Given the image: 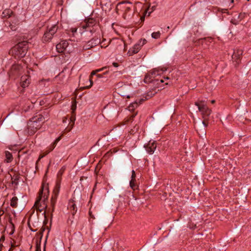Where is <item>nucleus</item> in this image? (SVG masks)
I'll use <instances>...</instances> for the list:
<instances>
[{
  "mask_svg": "<svg viewBox=\"0 0 251 251\" xmlns=\"http://www.w3.org/2000/svg\"><path fill=\"white\" fill-rule=\"evenodd\" d=\"M55 147L54 146H53V145H52V144H51L49 148V150L47 151L46 152V154H48L50 151H52L54 149Z\"/></svg>",
  "mask_w": 251,
  "mask_h": 251,
  "instance_id": "obj_30",
  "label": "nucleus"
},
{
  "mask_svg": "<svg viewBox=\"0 0 251 251\" xmlns=\"http://www.w3.org/2000/svg\"><path fill=\"white\" fill-rule=\"evenodd\" d=\"M20 176L19 174H15L13 176H11V183L14 187H16L19 183V180Z\"/></svg>",
  "mask_w": 251,
  "mask_h": 251,
  "instance_id": "obj_18",
  "label": "nucleus"
},
{
  "mask_svg": "<svg viewBox=\"0 0 251 251\" xmlns=\"http://www.w3.org/2000/svg\"><path fill=\"white\" fill-rule=\"evenodd\" d=\"M46 155V153L44 155H40L39 157V159H40L41 158H43L45 155Z\"/></svg>",
  "mask_w": 251,
  "mask_h": 251,
  "instance_id": "obj_39",
  "label": "nucleus"
},
{
  "mask_svg": "<svg viewBox=\"0 0 251 251\" xmlns=\"http://www.w3.org/2000/svg\"><path fill=\"white\" fill-rule=\"evenodd\" d=\"M160 36V32L159 31L154 32L151 34V37L154 39H158Z\"/></svg>",
  "mask_w": 251,
  "mask_h": 251,
  "instance_id": "obj_28",
  "label": "nucleus"
},
{
  "mask_svg": "<svg viewBox=\"0 0 251 251\" xmlns=\"http://www.w3.org/2000/svg\"><path fill=\"white\" fill-rule=\"evenodd\" d=\"M96 25V21L93 18L86 19L83 23L81 24V27L84 29L93 27Z\"/></svg>",
  "mask_w": 251,
  "mask_h": 251,
  "instance_id": "obj_7",
  "label": "nucleus"
},
{
  "mask_svg": "<svg viewBox=\"0 0 251 251\" xmlns=\"http://www.w3.org/2000/svg\"><path fill=\"white\" fill-rule=\"evenodd\" d=\"M136 174L134 170L132 171V176H131V179L136 180L135 179Z\"/></svg>",
  "mask_w": 251,
  "mask_h": 251,
  "instance_id": "obj_31",
  "label": "nucleus"
},
{
  "mask_svg": "<svg viewBox=\"0 0 251 251\" xmlns=\"http://www.w3.org/2000/svg\"><path fill=\"white\" fill-rule=\"evenodd\" d=\"M19 25V20L16 16L12 17V19L9 22V27L12 31H16Z\"/></svg>",
  "mask_w": 251,
  "mask_h": 251,
  "instance_id": "obj_10",
  "label": "nucleus"
},
{
  "mask_svg": "<svg viewBox=\"0 0 251 251\" xmlns=\"http://www.w3.org/2000/svg\"><path fill=\"white\" fill-rule=\"evenodd\" d=\"M211 102L212 103H214L215 102V100H212Z\"/></svg>",
  "mask_w": 251,
  "mask_h": 251,
  "instance_id": "obj_44",
  "label": "nucleus"
},
{
  "mask_svg": "<svg viewBox=\"0 0 251 251\" xmlns=\"http://www.w3.org/2000/svg\"><path fill=\"white\" fill-rule=\"evenodd\" d=\"M137 113H135V114H133L132 115L130 118V120L132 119L136 115Z\"/></svg>",
  "mask_w": 251,
  "mask_h": 251,
  "instance_id": "obj_37",
  "label": "nucleus"
},
{
  "mask_svg": "<svg viewBox=\"0 0 251 251\" xmlns=\"http://www.w3.org/2000/svg\"><path fill=\"white\" fill-rule=\"evenodd\" d=\"M195 105L198 107L199 111L203 116V118L204 119V120H206L208 117L210 115L211 110L208 108L204 101L201 100L196 102Z\"/></svg>",
  "mask_w": 251,
  "mask_h": 251,
  "instance_id": "obj_4",
  "label": "nucleus"
},
{
  "mask_svg": "<svg viewBox=\"0 0 251 251\" xmlns=\"http://www.w3.org/2000/svg\"><path fill=\"white\" fill-rule=\"evenodd\" d=\"M57 143H56L55 141H54V142L52 144V145H53V146H54V147H55Z\"/></svg>",
  "mask_w": 251,
  "mask_h": 251,
  "instance_id": "obj_41",
  "label": "nucleus"
},
{
  "mask_svg": "<svg viewBox=\"0 0 251 251\" xmlns=\"http://www.w3.org/2000/svg\"><path fill=\"white\" fill-rule=\"evenodd\" d=\"M22 67L19 64L13 65L9 72L10 75H18L22 71Z\"/></svg>",
  "mask_w": 251,
  "mask_h": 251,
  "instance_id": "obj_8",
  "label": "nucleus"
},
{
  "mask_svg": "<svg viewBox=\"0 0 251 251\" xmlns=\"http://www.w3.org/2000/svg\"><path fill=\"white\" fill-rule=\"evenodd\" d=\"M234 1V0H229V2H230V3L229 4V6H230V3H232Z\"/></svg>",
  "mask_w": 251,
  "mask_h": 251,
  "instance_id": "obj_40",
  "label": "nucleus"
},
{
  "mask_svg": "<svg viewBox=\"0 0 251 251\" xmlns=\"http://www.w3.org/2000/svg\"><path fill=\"white\" fill-rule=\"evenodd\" d=\"M71 121L73 122H74L75 121V117L74 116H72L70 119Z\"/></svg>",
  "mask_w": 251,
  "mask_h": 251,
  "instance_id": "obj_36",
  "label": "nucleus"
},
{
  "mask_svg": "<svg viewBox=\"0 0 251 251\" xmlns=\"http://www.w3.org/2000/svg\"><path fill=\"white\" fill-rule=\"evenodd\" d=\"M58 29V26L56 25H52L50 27H49L47 29L49 32H50V34L54 35Z\"/></svg>",
  "mask_w": 251,
  "mask_h": 251,
  "instance_id": "obj_22",
  "label": "nucleus"
},
{
  "mask_svg": "<svg viewBox=\"0 0 251 251\" xmlns=\"http://www.w3.org/2000/svg\"><path fill=\"white\" fill-rule=\"evenodd\" d=\"M242 54V51L241 50H237L234 52L232 55V58L237 63H238V61L240 60Z\"/></svg>",
  "mask_w": 251,
  "mask_h": 251,
  "instance_id": "obj_17",
  "label": "nucleus"
},
{
  "mask_svg": "<svg viewBox=\"0 0 251 251\" xmlns=\"http://www.w3.org/2000/svg\"><path fill=\"white\" fill-rule=\"evenodd\" d=\"M161 82H163V81L162 80H161L160 81Z\"/></svg>",
  "mask_w": 251,
  "mask_h": 251,
  "instance_id": "obj_49",
  "label": "nucleus"
},
{
  "mask_svg": "<svg viewBox=\"0 0 251 251\" xmlns=\"http://www.w3.org/2000/svg\"><path fill=\"white\" fill-rule=\"evenodd\" d=\"M139 127L137 126V128H136V130H137L138 129Z\"/></svg>",
  "mask_w": 251,
  "mask_h": 251,
  "instance_id": "obj_48",
  "label": "nucleus"
},
{
  "mask_svg": "<svg viewBox=\"0 0 251 251\" xmlns=\"http://www.w3.org/2000/svg\"><path fill=\"white\" fill-rule=\"evenodd\" d=\"M97 76L98 77H102V75H100V74H98V75H97Z\"/></svg>",
  "mask_w": 251,
  "mask_h": 251,
  "instance_id": "obj_42",
  "label": "nucleus"
},
{
  "mask_svg": "<svg viewBox=\"0 0 251 251\" xmlns=\"http://www.w3.org/2000/svg\"><path fill=\"white\" fill-rule=\"evenodd\" d=\"M156 148V145L154 142L150 141L146 147V150L150 154H152Z\"/></svg>",
  "mask_w": 251,
  "mask_h": 251,
  "instance_id": "obj_14",
  "label": "nucleus"
},
{
  "mask_svg": "<svg viewBox=\"0 0 251 251\" xmlns=\"http://www.w3.org/2000/svg\"><path fill=\"white\" fill-rule=\"evenodd\" d=\"M48 120L47 116L45 117L41 114H37L30 119L27 124V132L28 135H33Z\"/></svg>",
  "mask_w": 251,
  "mask_h": 251,
  "instance_id": "obj_1",
  "label": "nucleus"
},
{
  "mask_svg": "<svg viewBox=\"0 0 251 251\" xmlns=\"http://www.w3.org/2000/svg\"><path fill=\"white\" fill-rule=\"evenodd\" d=\"M106 67H103L102 68H101V69H98V70H96L95 71H93L91 72V75L90 76V78H89V82H90V85H88V86H86L84 87V88L85 89H88L89 88H90L92 85H93V81L92 80V77L93 76V75H95L96 74V73L97 72H100L102 70H103L105 68H106Z\"/></svg>",
  "mask_w": 251,
  "mask_h": 251,
  "instance_id": "obj_16",
  "label": "nucleus"
},
{
  "mask_svg": "<svg viewBox=\"0 0 251 251\" xmlns=\"http://www.w3.org/2000/svg\"><path fill=\"white\" fill-rule=\"evenodd\" d=\"M123 8L125 10V17L127 16L130 17L132 14L131 6L129 5H131L130 3L128 2H124L123 3Z\"/></svg>",
  "mask_w": 251,
  "mask_h": 251,
  "instance_id": "obj_13",
  "label": "nucleus"
},
{
  "mask_svg": "<svg viewBox=\"0 0 251 251\" xmlns=\"http://www.w3.org/2000/svg\"><path fill=\"white\" fill-rule=\"evenodd\" d=\"M147 42V41L146 39H144L143 40H141L140 41V44H141V46H143L144 44H145Z\"/></svg>",
  "mask_w": 251,
  "mask_h": 251,
  "instance_id": "obj_33",
  "label": "nucleus"
},
{
  "mask_svg": "<svg viewBox=\"0 0 251 251\" xmlns=\"http://www.w3.org/2000/svg\"><path fill=\"white\" fill-rule=\"evenodd\" d=\"M60 139H61V137L60 136V137H58L57 138H56L55 139V141L56 143H58L60 140Z\"/></svg>",
  "mask_w": 251,
  "mask_h": 251,
  "instance_id": "obj_35",
  "label": "nucleus"
},
{
  "mask_svg": "<svg viewBox=\"0 0 251 251\" xmlns=\"http://www.w3.org/2000/svg\"><path fill=\"white\" fill-rule=\"evenodd\" d=\"M153 73H154V75H155V71H153Z\"/></svg>",
  "mask_w": 251,
  "mask_h": 251,
  "instance_id": "obj_47",
  "label": "nucleus"
},
{
  "mask_svg": "<svg viewBox=\"0 0 251 251\" xmlns=\"http://www.w3.org/2000/svg\"><path fill=\"white\" fill-rule=\"evenodd\" d=\"M203 126H201L197 128L196 129L198 134L201 137H203L206 135V129L205 127L207 126V125L206 124L205 121L203 120L202 122Z\"/></svg>",
  "mask_w": 251,
  "mask_h": 251,
  "instance_id": "obj_12",
  "label": "nucleus"
},
{
  "mask_svg": "<svg viewBox=\"0 0 251 251\" xmlns=\"http://www.w3.org/2000/svg\"><path fill=\"white\" fill-rule=\"evenodd\" d=\"M53 36V35L50 34L49 31L47 30L43 35L42 40L43 42H49L52 38Z\"/></svg>",
  "mask_w": 251,
  "mask_h": 251,
  "instance_id": "obj_19",
  "label": "nucleus"
},
{
  "mask_svg": "<svg viewBox=\"0 0 251 251\" xmlns=\"http://www.w3.org/2000/svg\"><path fill=\"white\" fill-rule=\"evenodd\" d=\"M128 89V87L126 86H125L123 87H122L120 90H119V93L120 94V95L124 97H126L127 98H130V96L129 94H126L125 93L124 91L125 90H127Z\"/></svg>",
  "mask_w": 251,
  "mask_h": 251,
  "instance_id": "obj_21",
  "label": "nucleus"
},
{
  "mask_svg": "<svg viewBox=\"0 0 251 251\" xmlns=\"http://www.w3.org/2000/svg\"><path fill=\"white\" fill-rule=\"evenodd\" d=\"M134 130L132 129L130 132L133 133V132H134Z\"/></svg>",
  "mask_w": 251,
  "mask_h": 251,
  "instance_id": "obj_46",
  "label": "nucleus"
},
{
  "mask_svg": "<svg viewBox=\"0 0 251 251\" xmlns=\"http://www.w3.org/2000/svg\"><path fill=\"white\" fill-rule=\"evenodd\" d=\"M28 48V43L26 41L19 42L11 49L12 55L16 58H23L26 54Z\"/></svg>",
  "mask_w": 251,
  "mask_h": 251,
  "instance_id": "obj_3",
  "label": "nucleus"
},
{
  "mask_svg": "<svg viewBox=\"0 0 251 251\" xmlns=\"http://www.w3.org/2000/svg\"><path fill=\"white\" fill-rule=\"evenodd\" d=\"M49 191L48 188H44L42 186L39 193V196L36 201L34 207L40 212H42L47 207L46 201L48 199Z\"/></svg>",
  "mask_w": 251,
  "mask_h": 251,
  "instance_id": "obj_2",
  "label": "nucleus"
},
{
  "mask_svg": "<svg viewBox=\"0 0 251 251\" xmlns=\"http://www.w3.org/2000/svg\"><path fill=\"white\" fill-rule=\"evenodd\" d=\"M141 46L140 44H135L132 49H130L128 52L129 56L132 55L133 54L137 53L140 50Z\"/></svg>",
  "mask_w": 251,
  "mask_h": 251,
  "instance_id": "obj_15",
  "label": "nucleus"
},
{
  "mask_svg": "<svg viewBox=\"0 0 251 251\" xmlns=\"http://www.w3.org/2000/svg\"><path fill=\"white\" fill-rule=\"evenodd\" d=\"M4 214V211L3 210H0V217L3 215Z\"/></svg>",
  "mask_w": 251,
  "mask_h": 251,
  "instance_id": "obj_38",
  "label": "nucleus"
},
{
  "mask_svg": "<svg viewBox=\"0 0 251 251\" xmlns=\"http://www.w3.org/2000/svg\"><path fill=\"white\" fill-rule=\"evenodd\" d=\"M113 65L115 67H118L119 66V65L116 62H113Z\"/></svg>",
  "mask_w": 251,
  "mask_h": 251,
  "instance_id": "obj_34",
  "label": "nucleus"
},
{
  "mask_svg": "<svg viewBox=\"0 0 251 251\" xmlns=\"http://www.w3.org/2000/svg\"><path fill=\"white\" fill-rule=\"evenodd\" d=\"M136 180L131 179L130 181V186L133 190H135L137 188V186L135 184Z\"/></svg>",
  "mask_w": 251,
  "mask_h": 251,
  "instance_id": "obj_27",
  "label": "nucleus"
},
{
  "mask_svg": "<svg viewBox=\"0 0 251 251\" xmlns=\"http://www.w3.org/2000/svg\"><path fill=\"white\" fill-rule=\"evenodd\" d=\"M143 100H143V99H141V100H140L139 102V103H140H140H142V102Z\"/></svg>",
  "mask_w": 251,
  "mask_h": 251,
  "instance_id": "obj_43",
  "label": "nucleus"
},
{
  "mask_svg": "<svg viewBox=\"0 0 251 251\" xmlns=\"http://www.w3.org/2000/svg\"><path fill=\"white\" fill-rule=\"evenodd\" d=\"M76 29H75L74 30L73 29L72 30V32H76Z\"/></svg>",
  "mask_w": 251,
  "mask_h": 251,
  "instance_id": "obj_45",
  "label": "nucleus"
},
{
  "mask_svg": "<svg viewBox=\"0 0 251 251\" xmlns=\"http://www.w3.org/2000/svg\"><path fill=\"white\" fill-rule=\"evenodd\" d=\"M69 205L70 207V209L71 210H73V212H72V214L74 215L75 213L76 210H75V204L74 203V201H70L69 202Z\"/></svg>",
  "mask_w": 251,
  "mask_h": 251,
  "instance_id": "obj_26",
  "label": "nucleus"
},
{
  "mask_svg": "<svg viewBox=\"0 0 251 251\" xmlns=\"http://www.w3.org/2000/svg\"><path fill=\"white\" fill-rule=\"evenodd\" d=\"M65 168L64 167L61 168V169L59 171V172L58 173V174H57L58 177L61 176L62 175V174H63V173L65 171Z\"/></svg>",
  "mask_w": 251,
  "mask_h": 251,
  "instance_id": "obj_29",
  "label": "nucleus"
},
{
  "mask_svg": "<svg viewBox=\"0 0 251 251\" xmlns=\"http://www.w3.org/2000/svg\"><path fill=\"white\" fill-rule=\"evenodd\" d=\"M17 201H18L17 197L16 196L13 197L11 200L10 205L12 207H14V208L16 207L17 206Z\"/></svg>",
  "mask_w": 251,
  "mask_h": 251,
  "instance_id": "obj_24",
  "label": "nucleus"
},
{
  "mask_svg": "<svg viewBox=\"0 0 251 251\" xmlns=\"http://www.w3.org/2000/svg\"><path fill=\"white\" fill-rule=\"evenodd\" d=\"M27 74L23 75L21 78V86L23 88L27 87L30 83L29 71H27Z\"/></svg>",
  "mask_w": 251,
  "mask_h": 251,
  "instance_id": "obj_9",
  "label": "nucleus"
},
{
  "mask_svg": "<svg viewBox=\"0 0 251 251\" xmlns=\"http://www.w3.org/2000/svg\"><path fill=\"white\" fill-rule=\"evenodd\" d=\"M5 155L6 157V161L7 163L11 162L13 160V156L12 154L8 151H5Z\"/></svg>",
  "mask_w": 251,
  "mask_h": 251,
  "instance_id": "obj_23",
  "label": "nucleus"
},
{
  "mask_svg": "<svg viewBox=\"0 0 251 251\" xmlns=\"http://www.w3.org/2000/svg\"><path fill=\"white\" fill-rule=\"evenodd\" d=\"M100 43L101 48H105L108 46V44L107 45L105 46V44L102 45L103 42H100V37L93 38L91 40L87 42V46L86 47V49H88L91 48H93L95 46H96L97 45Z\"/></svg>",
  "mask_w": 251,
  "mask_h": 251,
  "instance_id": "obj_6",
  "label": "nucleus"
},
{
  "mask_svg": "<svg viewBox=\"0 0 251 251\" xmlns=\"http://www.w3.org/2000/svg\"><path fill=\"white\" fill-rule=\"evenodd\" d=\"M60 188V184L59 182L56 184L53 191V196L51 199V205L52 208V211L54 210V206L56 201V200L59 194Z\"/></svg>",
  "mask_w": 251,
  "mask_h": 251,
  "instance_id": "obj_5",
  "label": "nucleus"
},
{
  "mask_svg": "<svg viewBox=\"0 0 251 251\" xmlns=\"http://www.w3.org/2000/svg\"><path fill=\"white\" fill-rule=\"evenodd\" d=\"M13 14V11L9 9H6L4 10L2 13L3 18H8L12 16Z\"/></svg>",
  "mask_w": 251,
  "mask_h": 251,
  "instance_id": "obj_20",
  "label": "nucleus"
},
{
  "mask_svg": "<svg viewBox=\"0 0 251 251\" xmlns=\"http://www.w3.org/2000/svg\"><path fill=\"white\" fill-rule=\"evenodd\" d=\"M76 106L75 102L72 105V109L73 112L76 109Z\"/></svg>",
  "mask_w": 251,
  "mask_h": 251,
  "instance_id": "obj_32",
  "label": "nucleus"
},
{
  "mask_svg": "<svg viewBox=\"0 0 251 251\" xmlns=\"http://www.w3.org/2000/svg\"><path fill=\"white\" fill-rule=\"evenodd\" d=\"M138 103L137 101H135L134 102L131 103L129 106L128 107V108L129 111H132L135 108L137 107L138 106Z\"/></svg>",
  "mask_w": 251,
  "mask_h": 251,
  "instance_id": "obj_25",
  "label": "nucleus"
},
{
  "mask_svg": "<svg viewBox=\"0 0 251 251\" xmlns=\"http://www.w3.org/2000/svg\"><path fill=\"white\" fill-rule=\"evenodd\" d=\"M68 46V43L67 41L62 40L56 46V48L58 52H63Z\"/></svg>",
  "mask_w": 251,
  "mask_h": 251,
  "instance_id": "obj_11",
  "label": "nucleus"
}]
</instances>
